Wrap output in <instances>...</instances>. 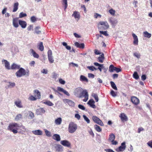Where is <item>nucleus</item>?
Segmentation results:
<instances>
[{
	"instance_id": "7ed1b4c3",
	"label": "nucleus",
	"mask_w": 152,
	"mask_h": 152,
	"mask_svg": "<svg viewBox=\"0 0 152 152\" xmlns=\"http://www.w3.org/2000/svg\"><path fill=\"white\" fill-rule=\"evenodd\" d=\"M20 128L19 124L17 123H12L10 124L8 127V129L12 132L13 133L16 134L18 132L17 130Z\"/></svg>"
},
{
	"instance_id": "cd10ccee",
	"label": "nucleus",
	"mask_w": 152,
	"mask_h": 152,
	"mask_svg": "<svg viewBox=\"0 0 152 152\" xmlns=\"http://www.w3.org/2000/svg\"><path fill=\"white\" fill-rule=\"evenodd\" d=\"M120 117L122 121H126L128 119L127 117L124 113H121Z\"/></svg>"
},
{
	"instance_id": "603ef678",
	"label": "nucleus",
	"mask_w": 152,
	"mask_h": 152,
	"mask_svg": "<svg viewBox=\"0 0 152 152\" xmlns=\"http://www.w3.org/2000/svg\"><path fill=\"white\" fill-rule=\"evenodd\" d=\"M31 21L32 23L35 22L37 20V18L34 16L31 17L30 18Z\"/></svg>"
},
{
	"instance_id": "774afa93",
	"label": "nucleus",
	"mask_w": 152,
	"mask_h": 152,
	"mask_svg": "<svg viewBox=\"0 0 152 152\" xmlns=\"http://www.w3.org/2000/svg\"><path fill=\"white\" fill-rule=\"evenodd\" d=\"M106 152H115L113 150L110 149H106L104 150Z\"/></svg>"
},
{
	"instance_id": "de8ad7c7",
	"label": "nucleus",
	"mask_w": 152,
	"mask_h": 152,
	"mask_svg": "<svg viewBox=\"0 0 152 152\" xmlns=\"http://www.w3.org/2000/svg\"><path fill=\"white\" fill-rule=\"evenodd\" d=\"M109 12L111 15L114 16L115 14V11L112 8L109 10Z\"/></svg>"
},
{
	"instance_id": "052dcab7",
	"label": "nucleus",
	"mask_w": 152,
	"mask_h": 152,
	"mask_svg": "<svg viewBox=\"0 0 152 152\" xmlns=\"http://www.w3.org/2000/svg\"><path fill=\"white\" fill-rule=\"evenodd\" d=\"M147 144L149 146L152 148V141H150L147 143Z\"/></svg>"
},
{
	"instance_id": "f3484780",
	"label": "nucleus",
	"mask_w": 152,
	"mask_h": 152,
	"mask_svg": "<svg viewBox=\"0 0 152 152\" xmlns=\"http://www.w3.org/2000/svg\"><path fill=\"white\" fill-rule=\"evenodd\" d=\"M45 112V110L43 108H40L37 109L36 111V113L37 115H41Z\"/></svg>"
},
{
	"instance_id": "6e6d98bb",
	"label": "nucleus",
	"mask_w": 152,
	"mask_h": 152,
	"mask_svg": "<svg viewBox=\"0 0 152 152\" xmlns=\"http://www.w3.org/2000/svg\"><path fill=\"white\" fill-rule=\"evenodd\" d=\"M37 98L32 95L30 96L29 98V99L31 101H35Z\"/></svg>"
},
{
	"instance_id": "c756f323",
	"label": "nucleus",
	"mask_w": 152,
	"mask_h": 152,
	"mask_svg": "<svg viewBox=\"0 0 152 152\" xmlns=\"http://www.w3.org/2000/svg\"><path fill=\"white\" fill-rule=\"evenodd\" d=\"M115 139V136L113 133L111 134H110L108 138V140L110 142L113 141Z\"/></svg>"
},
{
	"instance_id": "ea45409f",
	"label": "nucleus",
	"mask_w": 152,
	"mask_h": 152,
	"mask_svg": "<svg viewBox=\"0 0 152 152\" xmlns=\"http://www.w3.org/2000/svg\"><path fill=\"white\" fill-rule=\"evenodd\" d=\"M43 103L49 106H53L54 105L53 103L49 101H47L43 102Z\"/></svg>"
},
{
	"instance_id": "6e6552de",
	"label": "nucleus",
	"mask_w": 152,
	"mask_h": 152,
	"mask_svg": "<svg viewBox=\"0 0 152 152\" xmlns=\"http://www.w3.org/2000/svg\"><path fill=\"white\" fill-rule=\"evenodd\" d=\"M48 56L49 62L50 64L53 63L54 61V60L53 59L52 56V52L51 50H48Z\"/></svg>"
},
{
	"instance_id": "39448f33",
	"label": "nucleus",
	"mask_w": 152,
	"mask_h": 152,
	"mask_svg": "<svg viewBox=\"0 0 152 152\" xmlns=\"http://www.w3.org/2000/svg\"><path fill=\"white\" fill-rule=\"evenodd\" d=\"M108 21L113 28H115L118 23L117 19L111 17L108 19Z\"/></svg>"
},
{
	"instance_id": "9b49d317",
	"label": "nucleus",
	"mask_w": 152,
	"mask_h": 152,
	"mask_svg": "<svg viewBox=\"0 0 152 152\" xmlns=\"http://www.w3.org/2000/svg\"><path fill=\"white\" fill-rule=\"evenodd\" d=\"M2 64L4 65V66L6 69H11V67L10 66V64L9 61L5 59H3L2 60Z\"/></svg>"
},
{
	"instance_id": "4be33fe9",
	"label": "nucleus",
	"mask_w": 152,
	"mask_h": 152,
	"mask_svg": "<svg viewBox=\"0 0 152 152\" xmlns=\"http://www.w3.org/2000/svg\"><path fill=\"white\" fill-rule=\"evenodd\" d=\"M30 54H31L34 58H39V55L35 52L33 49H31L30 50Z\"/></svg>"
},
{
	"instance_id": "0eeeda50",
	"label": "nucleus",
	"mask_w": 152,
	"mask_h": 152,
	"mask_svg": "<svg viewBox=\"0 0 152 152\" xmlns=\"http://www.w3.org/2000/svg\"><path fill=\"white\" fill-rule=\"evenodd\" d=\"M93 121L96 123L98 124L101 126H103L104 124L102 121L96 116H93L92 117Z\"/></svg>"
},
{
	"instance_id": "5701e85b",
	"label": "nucleus",
	"mask_w": 152,
	"mask_h": 152,
	"mask_svg": "<svg viewBox=\"0 0 152 152\" xmlns=\"http://www.w3.org/2000/svg\"><path fill=\"white\" fill-rule=\"evenodd\" d=\"M14 103L16 105L17 107L19 108H21L23 107L21 101L20 100L15 101Z\"/></svg>"
},
{
	"instance_id": "2f4dec72",
	"label": "nucleus",
	"mask_w": 152,
	"mask_h": 152,
	"mask_svg": "<svg viewBox=\"0 0 152 152\" xmlns=\"http://www.w3.org/2000/svg\"><path fill=\"white\" fill-rule=\"evenodd\" d=\"M143 34L144 36L145 37H146L148 38H150L151 36V34L149 33L147 31H144L143 32Z\"/></svg>"
},
{
	"instance_id": "a19ab883",
	"label": "nucleus",
	"mask_w": 152,
	"mask_h": 152,
	"mask_svg": "<svg viewBox=\"0 0 152 152\" xmlns=\"http://www.w3.org/2000/svg\"><path fill=\"white\" fill-rule=\"evenodd\" d=\"M40 28V27L39 26L36 27L35 28V32L37 34H40L41 33V31L39 30Z\"/></svg>"
},
{
	"instance_id": "bb28decb",
	"label": "nucleus",
	"mask_w": 152,
	"mask_h": 152,
	"mask_svg": "<svg viewBox=\"0 0 152 152\" xmlns=\"http://www.w3.org/2000/svg\"><path fill=\"white\" fill-rule=\"evenodd\" d=\"M11 69H19L20 68V65L15 63H13L11 66Z\"/></svg>"
},
{
	"instance_id": "13d9d810",
	"label": "nucleus",
	"mask_w": 152,
	"mask_h": 152,
	"mask_svg": "<svg viewBox=\"0 0 152 152\" xmlns=\"http://www.w3.org/2000/svg\"><path fill=\"white\" fill-rule=\"evenodd\" d=\"M111 95L113 97H115L116 96V94L113 90H112L110 92Z\"/></svg>"
},
{
	"instance_id": "338daca9",
	"label": "nucleus",
	"mask_w": 152,
	"mask_h": 152,
	"mask_svg": "<svg viewBox=\"0 0 152 152\" xmlns=\"http://www.w3.org/2000/svg\"><path fill=\"white\" fill-rule=\"evenodd\" d=\"M75 117L78 120H79L80 118V116L78 114H76L75 115Z\"/></svg>"
},
{
	"instance_id": "680f3d73",
	"label": "nucleus",
	"mask_w": 152,
	"mask_h": 152,
	"mask_svg": "<svg viewBox=\"0 0 152 152\" xmlns=\"http://www.w3.org/2000/svg\"><path fill=\"white\" fill-rule=\"evenodd\" d=\"M88 77L89 78H94V74L92 73H88Z\"/></svg>"
},
{
	"instance_id": "a878e982",
	"label": "nucleus",
	"mask_w": 152,
	"mask_h": 152,
	"mask_svg": "<svg viewBox=\"0 0 152 152\" xmlns=\"http://www.w3.org/2000/svg\"><path fill=\"white\" fill-rule=\"evenodd\" d=\"M32 133L36 135H41L42 134V132L40 130H33Z\"/></svg>"
},
{
	"instance_id": "a211bd4d",
	"label": "nucleus",
	"mask_w": 152,
	"mask_h": 152,
	"mask_svg": "<svg viewBox=\"0 0 152 152\" xmlns=\"http://www.w3.org/2000/svg\"><path fill=\"white\" fill-rule=\"evenodd\" d=\"M132 36L134 39L133 44L134 45H137L138 40L137 36L134 33L132 34Z\"/></svg>"
},
{
	"instance_id": "b1692460",
	"label": "nucleus",
	"mask_w": 152,
	"mask_h": 152,
	"mask_svg": "<svg viewBox=\"0 0 152 152\" xmlns=\"http://www.w3.org/2000/svg\"><path fill=\"white\" fill-rule=\"evenodd\" d=\"M72 16L74 17L75 19L77 18L78 20H79L80 18V15L79 12L77 11H75L74 12Z\"/></svg>"
},
{
	"instance_id": "1a4fd4ad",
	"label": "nucleus",
	"mask_w": 152,
	"mask_h": 152,
	"mask_svg": "<svg viewBox=\"0 0 152 152\" xmlns=\"http://www.w3.org/2000/svg\"><path fill=\"white\" fill-rule=\"evenodd\" d=\"M109 71L110 72H113L114 71L117 72H119L121 71V69L114 67L113 65H111L109 67Z\"/></svg>"
},
{
	"instance_id": "49530a36",
	"label": "nucleus",
	"mask_w": 152,
	"mask_h": 152,
	"mask_svg": "<svg viewBox=\"0 0 152 152\" xmlns=\"http://www.w3.org/2000/svg\"><path fill=\"white\" fill-rule=\"evenodd\" d=\"M83 117L84 120L87 122V124H89L90 123V120L86 115H83Z\"/></svg>"
},
{
	"instance_id": "69168bd1",
	"label": "nucleus",
	"mask_w": 152,
	"mask_h": 152,
	"mask_svg": "<svg viewBox=\"0 0 152 152\" xmlns=\"http://www.w3.org/2000/svg\"><path fill=\"white\" fill-rule=\"evenodd\" d=\"M48 70L46 69H43L41 71V72L42 73L45 74H47L48 73Z\"/></svg>"
},
{
	"instance_id": "37998d69",
	"label": "nucleus",
	"mask_w": 152,
	"mask_h": 152,
	"mask_svg": "<svg viewBox=\"0 0 152 152\" xmlns=\"http://www.w3.org/2000/svg\"><path fill=\"white\" fill-rule=\"evenodd\" d=\"M22 118V115L21 114H18L17 115L15 118V120L16 121H18L20 119Z\"/></svg>"
},
{
	"instance_id": "4c0bfd02",
	"label": "nucleus",
	"mask_w": 152,
	"mask_h": 152,
	"mask_svg": "<svg viewBox=\"0 0 152 152\" xmlns=\"http://www.w3.org/2000/svg\"><path fill=\"white\" fill-rule=\"evenodd\" d=\"M110 83L112 87L114 90H117V88L114 83L113 81H111Z\"/></svg>"
},
{
	"instance_id": "6ab92c4d",
	"label": "nucleus",
	"mask_w": 152,
	"mask_h": 152,
	"mask_svg": "<svg viewBox=\"0 0 152 152\" xmlns=\"http://www.w3.org/2000/svg\"><path fill=\"white\" fill-rule=\"evenodd\" d=\"M95 102L93 99H90L88 102V104L93 108H95L96 106L94 104Z\"/></svg>"
},
{
	"instance_id": "3c124183",
	"label": "nucleus",
	"mask_w": 152,
	"mask_h": 152,
	"mask_svg": "<svg viewBox=\"0 0 152 152\" xmlns=\"http://www.w3.org/2000/svg\"><path fill=\"white\" fill-rule=\"evenodd\" d=\"M45 132L46 135L48 137H50L51 136V132L48 131L47 129H45Z\"/></svg>"
},
{
	"instance_id": "864d4df0",
	"label": "nucleus",
	"mask_w": 152,
	"mask_h": 152,
	"mask_svg": "<svg viewBox=\"0 0 152 152\" xmlns=\"http://www.w3.org/2000/svg\"><path fill=\"white\" fill-rule=\"evenodd\" d=\"M52 75V78L55 79H56L57 78L58 76V75L55 72H53V73Z\"/></svg>"
},
{
	"instance_id": "79ce46f5",
	"label": "nucleus",
	"mask_w": 152,
	"mask_h": 152,
	"mask_svg": "<svg viewBox=\"0 0 152 152\" xmlns=\"http://www.w3.org/2000/svg\"><path fill=\"white\" fill-rule=\"evenodd\" d=\"M92 96L95 99L96 102H98L99 100L98 96L97 94L95 93H92Z\"/></svg>"
},
{
	"instance_id": "f257e3e1",
	"label": "nucleus",
	"mask_w": 152,
	"mask_h": 152,
	"mask_svg": "<svg viewBox=\"0 0 152 152\" xmlns=\"http://www.w3.org/2000/svg\"><path fill=\"white\" fill-rule=\"evenodd\" d=\"M74 94L76 97L82 98L84 97L85 98L83 100L84 102H86L88 99V93L86 90H83L81 87H78L75 89Z\"/></svg>"
},
{
	"instance_id": "dca6fc26",
	"label": "nucleus",
	"mask_w": 152,
	"mask_h": 152,
	"mask_svg": "<svg viewBox=\"0 0 152 152\" xmlns=\"http://www.w3.org/2000/svg\"><path fill=\"white\" fill-rule=\"evenodd\" d=\"M19 20L18 18H14L13 19L12 23L13 26L16 28H17L19 26L18 22Z\"/></svg>"
},
{
	"instance_id": "0e129e2a",
	"label": "nucleus",
	"mask_w": 152,
	"mask_h": 152,
	"mask_svg": "<svg viewBox=\"0 0 152 152\" xmlns=\"http://www.w3.org/2000/svg\"><path fill=\"white\" fill-rule=\"evenodd\" d=\"M63 4L64 5H68L67 0H62Z\"/></svg>"
},
{
	"instance_id": "4d7b16f0",
	"label": "nucleus",
	"mask_w": 152,
	"mask_h": 152,
	"mask_svg": "<svg viewBox=\"0 0 152 152\" xmlns=\"http://www.w3.org/2000/svg\"><path fill=\"white\" fill-rule=\"evenodd\" d=\"M78 108L81 109L82 110H85V108L84 106L81 104H79L78 105Z\"/></svg>"
},
{
	"instance_id": "412c9836",
	"label": "nucleus",
	"mask_w": 152,
	"mask_h": 152,
	"mask_svg": "<svg viewBox=\"0 0 152 152\" xmlns=\"http://www.w3.org/2000/svg\"><path fill=\"white\" fill-rule=\"evenodd\" d=\"M57 89L58 91L63 92L64 94L67 96H70L69 93L62 88L60 87H57Z\"/></svg>"
},
{
	"instance_id": "20e7f679",
	"label": "nucleus",
	"mask_w": 152,
	"mask_h": 152,
	"mask_svg": "<svg viewBox=\"0 0 152 152\" xmlns=\"http://www.w3.org/2000/svg\"><path fill=\"white\" fill-rule=\"evenodd\" d=\"M77 125L73 122H71L69 125L68 131L70 133L75 132L77 129Z\"/></svg>"
},
{
	"instance_id": "e2e57ef3",
	"label": "nucleus",
	"mask_w": 152,
	"mask_h": 152,
	"mask_svg": "<svg viewBox=\"0 0 152 152\" xmlns=\"http://www.w3.org/2000/svg\"><path fill=\"white\" fill-rule=\"evenodd\" d=\"M59 83L62 84H64L65 83V81L63 80L62 79H59Z\"/></svg>"
},
{
	"instance_id": "9d476101",
	"label": "nucleus",
	"mask_w": 152,
	"mask_h": 152,
	"mask_svg": "<svg viewBox=\"0 0 152 152\" xmlns=\"http://www.w3.org/2000/svg\"><path fill=\"white\" fill-rule=\"evenodd\" d=\"M125 144V142H123L121 143V145L118 148H117L115 150L117 152L124 151L126 147Z\"/></svg>"
},
{
	"instance_id": "2eb2a0df",
	"label": "nucleus",
	"mask_w": 152,
	"mask_h": 152,
	"mask_svg": "<svg viewBox=\"0 0 152 152\" xmlns=\"http://www.w3.org/2000/svg\"><path fill=\"white\" fill-rule=\"evenodd\" d=\"M54 147L56 151L58 152H61L63 151V147L60 145L56 144L55 145Z\"/></svg>"
},
{
	"instance_id": "09e8293b",
	"label": "nucleus",
	"mask_w": 152,
	"mask_h": 152,
	"mask_svg": "<svg viewBox=\"0 0 152 152\" xmlns=\"http://www.w3.org/2000/svg\"><path fill=\"white\" fill-rule=\"evenodd\" d=\"M133 77L136 79H137L139 78V76L137 72H134L133 74Z\"/></svg>"
},
{
	"instance_id": "393cba45",
	"label": "nucleus",
	"mask_w": 152,
	"mask_h": 152,
	"mask_svg": "<svg viewBox=\"0 0 152 152\" xmlns=\"http://www.w3.org/2000/svg\"><path fill=\"white\" fill-rule=\"evenodd\" d=\"M34 95L36 98L38 99H39L41 98V95L39 91L37 90H34Z\"/></svg>"
},
{
	"instance_id": "423d86ee",
	"label": "nucleus",
	"mask_w": 152,
	"mask_h": 152,
	"mask_svg": "<svg viewBox=\"0 0 152 152\" xmlns=\"http://www.w3.org/2000/svg\"><path fill=\"white\" fill-rule=\"evenodd\" d=\"M99 25L102 26L101 27L99 26V28L102 30H106L109 27V25L107 21H101L99 23Z\"/></svg>"
},
{
	"instance_id": "58836bf2",
	"label": "nucleus",
	"mask_w": 152,
	"mask_h": 152,
	"mask_svg": "<svg viewBox=\"0 0 152 152\" xmlns=\"http://www.w3.org/2000/svg\"><path fill=\"white\" fill-rule=\"evenodd\" d=\"M94 127L97 131L98 132H100L102 131V129L99 126L97 125H95Z\"/></svg>"
},
{
	"instance_id": "4468645a",
	"label": "nucleus",
	"mask_w": 152,
	"mask_h": 152,
	"mask_svg": "<svg viewBox=\"0 0 152 152\" xmlns=\"http://www.w3.org/2000/svg\"><path fill=\"white\" fill-rule=\"evenodd\" d=\"M132 102L135 105L138 104L140 102L139 99L135 96H132L131 97V99Z\"/></svg>"
},
{
	"instance_id": "f03ea898",
	"label": "nucleus",
	"mask_w": 152,
	"mask_h": 152,
	"mask_svg": "<svg viewBox=\"0 0 152 152\" xmlns=\"http://www.w3.org/2000/svg\"><path fill=\"white\" fill-rule=\"evenodd\" d=\"M29 71L28 70L26 71L23 68H20L15 74L17 77H21L24 76L28 77L29 75Z\"/></svg>"
},
{
	"instance_id": "7c9ffc66",
	"label": "nucleus",
	"mask_w": 152,
	"mask_h": 152,
	"mask_svg": "<svg viewBox=\"0 0 152 152\" xmlns=\"http://www.w3.org/2000/svg\"><path fill=\"white\" fill-rule=\"evenodd\" d=\"M104 59V54L103 53H102L98 58L99 62L101 63H103V60Z\"/></svg>"
},
{
	"instance_id": "ddd939ff",
	"label": "nucleus",
	"mask_w": 152,
	"mask_h": 152,
	"mask_svg": "<svg viewBox=\"0 0 152 152\" xmlns=\"http://www.w3.org/2000/svg\"><path fill=\"white\" fill-rule=\"evenodd\" d=\"M63 101L65 103H67L70 106L74 107L75 105V103L71 100L64 99H63Z\"/></svg>"
},
{
	"instance_id": "aec40b11",
	"label": "nucleus",
	"mask_w": 152,
	"mask_h": 152,
	"mask_svg": "<svg viewBox=\"0 0 152 152\" xmlns=\"http://www.w3.org/2000/svg\"><path fill=\"white\" fill-rule=\"evenodd\" d=\"M19 24L21 26L22 28H26L27 26L26 22L23 20H19Z\"/></svg>"
},
{
	"instance_id": "5fc2aeb1",
	"label": "nucleus",
	"mask_w": 152,
	"mask_h": 152,
	"mask_svg": "<svg viewBox=\"0 0 152 152\" xmlns=\"http://www.w3.org/2000/svg\"><path fill=\"white\" fill-rule=\"evenodd\" d=\"M99 33L101 34H102L106 36L108 35V34L107 33V31H99Z\"/></svg>"
},
{
	"instance_id": "bf43d9fd",
	"label": "nucleus",
	"mask_w": 152,
	"mask_h": 152,
	"mask_svg": "<svg viewBox=\"0 0 152 152\" xmlns=\"http://www.w3.org/2000/svg\"><path fill=\"white\" fill-rule=\"evenodd\" d=\"M88 132L90 134V135H91V136H92V137H94V134L92 131V130L91 129L89 131H88Z\"/></svg>"
},
{
	"instance_id": "f704fd0d",
	"label": "nucleus",
	"mask_w": 152,
	"mask_h": 152,
	"mask_svg": "<svg viewBox=\"0 0 152 152\" xmlns=\"http://www.w3.org/2000/svg\"><path fill=\"white\" fill-rule=\"evenodd\" d=\"M62 122V119L61 118H59L56 119L55 121V123L56 125H60Z\"/></svg>"
},
{
	"instance_id": "72a5a7b5",
	"label": "nucleus",
	"mask_w": 152,
	"mask_h": 152,
	"mask_svg": "<svg viewBox=\"0 0 152 152\" xmlns=\"http://www.w3.org/2000/svg\"><path fill=\"white\" fill-rule=\"evenodd\" d=\"M18 5L19 4L18 2H16L14 4L13 12H15L17 11L18 9Z\"/></svg>"
},
{
	"instance_id": "8fccbe9b",
	"label": "nucleus",
	"mask_w": 152,
	"mask_h": 152,
	"mask_svg": "<svg viewBox=\"0 0 152 152\" xmlns=\"http://www.w3.org/2000/svg\"><path fill=\"white\" fill-rule=\"evenodd\" d=\"M26 16L27 15L26 13L21 12L20 13L19 15V18H21L26 17Z\"/></svg>"
},
{
	"instance_id": "f8f14e48",
	"label": "nucleus",
	"mask_w": 152,
	"mask_h": 152,
	"mask_svg": "<svg viewBox=\"0 0 152 152\" xmlns=\"http://www.w3.org/2000/svg\"><path fill=\"white\" fill-rule=\"evenodd\" d=\"M60 143L64 146L67 147H70L71 145L70 143L66 140H61Z\"/></svg>"
},
{
	"instance_id": "473e14b6",
	"label": "nucleus",
	"mask_w": 152,
	"mask_h": 152,
	"mask_svg": "<svg viewBox=\"0 0 152 152\" xmlns=\"http://www.w3.org/2000/svg\"><path fill=\"white\" fill-rule=\"evenodd\" d=\"M38 49L41 51H42L44 50V47L43 45V43L41 42L38 45Z\"/></svg>"
},
{
	"instance_id": "c03bdc74",
	"label": "nucleus",
	"mask_w": 152,
	"mask_h": 152,
	"mask_svg": "<svg viewBox=\"0 0 152 152\" xmlns=\"http://www.w3.org/2000/svg\"><path fill=\"white\" fill-rule=\"evenodd\" d=\"M27 114L30 117L31 119H33L34 117V113L31 111H28Z\"/></svg>"
},
{
	"instance_id": "a18cd8bd",
	"label": "nucleus",
	"mask_w": 152,
	"mask_h": 152,
	"mask_svg": "<svg viewBox=\"0 0 152 152\" xmlns=\"http://www.w3.org/2000/svg\"><path fill=\"white\" fill-rule=\"evenodd\" d=\"M133 56L138 59L140 58L141 55L138 52H135L133 53Z\"/></svg>"
},
{
	"instance_id": "c9c22d12",
	"label": "nucleus",
	"mask_w": 152,
	"mask_h": 152,
	"mask_svg": "<svg viewBox=\"0 0 152 152\" xmlns=\"http://www.w3.org/2000/svg\"><path fill=\"white\" fill-rule=\"evenodd\" d=\"M80 80L82 81H85L88 82V79L84 76L81 75L80 76Z\"/></svg>"
},
{
	"instance_id": "e433bc0d",
	"label": "nucleus",
	"mask_w": 152,
	"mask_h": 152,
	"mask_svg": "<svg viewBox=\"0 0 152 152\" xmlns=\"http://www.w3.org/2000/svg\"><path fill=\"white\" fill-rule=\"evenodd\" d=\"M8 83L9 84L7 85V86L9 88H12L15 86V84L14 82H9Z\"/></svg>"
},
{
	"instance_id": "c85d7f7f",
	"label": "nucleus",
	"mask_w": 152,
	"mask_h": 152,
	"mask_svg": "<svg viewBox=\"0 0 152 152\" xmlns=\"http://www.w3.org/2000/svg\"><path fill=\"white\" fill-rule=\"evenodd\" d=\"M53 139L56 140L57 141H59L61 140V138L60 135L57 134H54L53 135Z\"/></svg>"
}]
</instances>
